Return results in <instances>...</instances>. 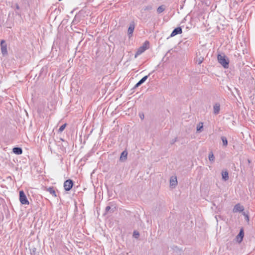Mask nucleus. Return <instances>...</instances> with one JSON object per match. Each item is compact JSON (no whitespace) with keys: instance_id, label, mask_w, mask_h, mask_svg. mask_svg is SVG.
Masks as SVG:
<instances>
[{"instance_id":"nucleus-3","label":"nucleus","mask_w":255,"mask_h":255,"mask_svg":"<svg viewBox=\"0 0 255 255\" xmlns=\"http://www.w3.org/2000/svg\"><path fill=\"white\" fill-rule=\"evenodd\" d=\"M73 186V181L71 179H68L64 183V188L66 191L71 189Z\"/></svg>"},{"instance_id":"nucleus-22","label":"nucleus","mask_w":255,"mask_h":255,"mask_svg":"<svg viewBox=\"0 0 255 255\" xmlns=\"http://www.w3.org/2000/svg\"><path fill=\"white\" fill-rule=\"evenodd\" d=\"M149 75V74L148 75H146V76H145L144 77H143L142 79H141L139 82V83H141V84L142 83H143L147 79L148 76Z\"/></svg>"},{"instance_id":"nucleus-6","label":"nucleus","mask_w":255,"mask_h":255,"mask_svg":"<svg viewBox=\"0 0 255 255\" xmlns=\"http://www.w3.org/2000/svg\"><path fill=\"white\" fill-rule=\"evenodd\" d=\"M244 237V229L243 228H242V229H241L239 234L236 237L237 241L239 243H241L243 240Z\"/></svg>"},{"instance_id":"nucleus-29","label":"nucleus","mask_w":255,"mask_h":255,"mask_svg":"<svg viewBox=\"0 0 255 255\" xmlns=\"http://www.w3.org/2000/svg\"><path fill=\"white\" fill-rule=\"evenodd\" d=\"M141 83H139V82L138 81L136 84L134 86V88H137L138 87H139L140 85H141Z\"/></svg>"},{"instance_id":"nucleus-11","label":"nucleus","mask_w":255,"mask_h":255,"mask_svg":"<svg viewBox=\"0 0 255 255\" xmlns=\"http://www.w3.org/2000/svg\"><path fill=\"white\" fill-rule=\"evenodd\" d=\"M12 151L14 153L17 155H19L22 154V149L21 147H15L12 149Z\"/></svg>"},{"instance_id":"nucleus-17","label":"nucleus","mask_w":255,"mask_h":255,"mask_svg":"<svg viewBox=\"0 0 255 255\" xmlns=\"http://www.w3.org/2000/svg\"><path fill=\"white\" fill-rule=\"evenodd\" d=\"M208 158H209V160H210V161H211L212 162H214V161H215V156H214L212 151H211L209 153V156H208Z\"/></svg>"},{"instance_id":"nucleus-16","label":"nucleus","mask_w":255,"mask_h":255,"mask_svg":"<svg viewBox=\"0 0 255 255\" xmlns=\"http://www.w3.org/2000/svg\"><path fill=\"white\" fill-rule=\"evenodd\" d=\"M153 9V6L152 4H149L146 6H145L142 8V10L144 11H150Z\"/></svg>"},{"instance_id":"nucleus-12","label":"nucleus","mask_w":255,"mask_h":255,"mask_svg":"<svg viewBox=\"0 0 255 255\" xmlns=\"http://www.w3.org/2000/svg\"><path fill=\"white\" fill-rule=\"evenodd\" d=\"M46 190L47 192H48L50 194H51L53 196H54L55 197L57 196V195L56 194L55 191L54 189V187H51L47 188H46Z\"/></svg>"},{"instance_id":"nucleus-30","label":"nucleus","mask_w":255,"mask_h":255,"mask_svg":"<svg viewBox=\"0 0 255 255\" xmlns=\"http://www.w3.org/2000/svg\"><path fill=\"white\" fill-rule=\"evenodd\" d=\"M146 43L148 44V42H147V41L145 42V43H144L143 45L141 46V47H147Z\"/></svg>"},{"instance_id":"nucleus-15","label":"nucleus","mask_w":255,"mask_h":255,"mask_svg":"<svg viewBox=\"0 0 255 255\" xmlns=\"http://www.w3.org/2000/svg\"><path fill=\"white\" fill-rule=\"evenodd\" d=\"M222 178L224 180L227 181L229 179V173L227 171L222 172Z\"/></svg>"},{"instance_id":"nucleus-28","label":"nucleus","mask_w":255,"mask_h":255,"mask_svg":"<svg viewBox=\"0 0 255 255\" xmlns=\"http://www.w3.org/2000/svg\"><path fill=\"white\" fill-rule=\"evenodd\" d=\"M35 252H36V249L35 248H33L32 249V250L31 251V255H35Z\"/></svg>"},{"instance_id":"nucleus-24","label":"nucleus","mask_w":255,"mask_h":255,"mask_svg":"<svg viewBox=\"0 0 255 255\" xmlns=\"http://www.w3.org/2000/svg\"><path fill=\"white\" fill-rule=\"evenodd\" d=\"M242 214L245 216L246 220L248 222L249 221V217L248 214H247L245 212H243Z\"/></svg>"},{"instance_id":"nucleus-10","label":"nucleus","mask_w":255,"mask_h":255,"mask_svg":"<svg viewBox=\"0 0 255 255\" xmlns=\"http://www.w3.org/2000/svg\"><path fill=\"white\" fill-rule=\"evenodd\" d=\"M147 49V47H140L136 52L134 55V57L136 58L138 55L141 54L143 52H144Z\"/></svg>"},{"instance_id":"nucleus-8","label":"nucleus","mask_w":255,"mask_h":255,"mask_svg":"<svg viewBox=\"0 0 255 255\" xmlns=\"http://www.w3.org/2000/svg\"><path fill=\"white\" fill-rule=\"evenodd\" d=\"M182 32V28L180 27H178L175 28L170 34V37H173L177 34H181Z\"/></svg>"},{"instance_id":"nucleus-27","label":"nucleus","mask_w":255,"mask_h":255,"mask_svg":"<svg viewBox=\"0 0 255 255\" xmlns=\"http://www.w3.org/2000/svg\"><path fill=\"white\" fill-rule=\"evenodd\" d=\"M177 141V138H174L173 139H172L171 141H170V143L171 144H174L176 141Z\"/></svg>"},{"instance_id":"nucleus-23","label":"nucleus","mask_w":255,"mask_h":255,"mask_svg":"<svg viewBox=\"0 0 255 255\" xmlns=\"http://www.w3.org/2000/svg\"><path fill=\"white\" fill-rule=\"evenodd\" d=\"M66 126V124H63L59 128L58 131L59 132H62L63 131V130L65 129V127Z\"/></svg>"},{"instance_id":"nucleus-9","label":"nucleus","mask_w":255,"mask_h":255,"mask_svg":"<svg viewBox=\"0 0 255 255\" xmlns=\"http://www.w3.org/2000/svg\"><path fill=\"white\" fill-rule=\"evenodd\" d=\"M134 24L133 22H132L130 24L128 30L129 37H130L132 35V33L134 29Z\"/></svg>"},{"instance_id":"nucleus-2","label":"nucleus","mask_w":255,"mask_h":255,"mask_svg":"<svg viewBox=\"0 0 255 255\" xmlns=\"http://www.w3.org/2000/svg\"><path fill=\"white\" fill-rule=\"evenodd\" d=\"M19 201L21 204L23 205H28L29 204L24 192L22 190L19 191Z\"/></svg>"},{"instance_id":"nucleus-5","label":"nucleus","mask_w":255,"mask_h":255,"mask_svg":"<svg viewBox=\"0 0 255 255\" xmlns=\"http://www.w3.org/2000/svg\"><path fill=\"white\" fill-rule=\"evenodd\" d=\"M244 210V207L243 206L241 205L240 204H236L233 209V212L234 213H237V212H243Z\"/></svg>"},{"instance_id":"nucleus-25","label":"nucleus","mask_w":255,"mask_h":255,"mask_svg":"<svg viewBox=\"0 0 255 255\" xmlns=\"http://www.w3.org/2000/svg\"><path fill=\"white\" fill-rule=\"evenodd\" d=\"M203 60V58H200L198 60H197V62L198 64H200Z\"/></svg>"},{"instance_id":"nucleus-31","label":"nucleus","mask_w":255,"mask_h":255,"mask_svg":"<svg viewBox=\"0 0 255 255\" xmlns=\"http://www.w3.org/2000/svg\"><path fill=\"white\" fill-rule=\"evenodd\" d=\"M140 118L142 120L144 118V115L143 114H139Z\"/></svg>"},{"instance_id":"nucleus-21","label":"nucleus","mask_w":255,"mask_h":255,"mask_svg":"<svg viewBox=\"0 0 255 255\" xmlns=\"http://www.w3.org/2000/svg\"><path fill=\"white\" fill-rule=\"evenodd\" d=\"M106 213H108L109 212H113L114 211V209H111V207L109 206H107L105 209Z\"/></svg>"},{"instance_id":"nucleus-26","label":"nucleus","mask_w":255,"mask_h":255,"mask_svg":"<svg viewBox=\"0 0 255 255\" xmlns=\"http://www.w3.org/2000/svg\"><path fill=\"white\" fill-rule=\"evenodd\" d=\"M134 236H135V238H137L139 236V234L138 232H136L134 231L133 232Z\"/></svg>"},{"instance_id":"nucleus-20","label":"nucleus","mask_w":255,"mask_h":255,"mask_svg":"<svg viewBox=\"0 0 255 255\" xmlns=\"http://www.w3.org/2000/svg\"><path fill=\"white\" fill-rule=\"evenodd\" d=\"M203 123H200L197 126V131H201L203 130Z\"/></svg>"},{"instance_id":"nucleus-18","label":"nucleus","mask_w":255,"mask_h":255,"mask_svg":"<svg viewBox=\"0 0 255 255\" xmlns=\"http://www.w3.org/2000/svg\"><path fill=\"white\" fill-rule=\"evenodd\" d=\"M165 9V6L164 5H162L159 6L157 9V12L158 13H160L162 12Z\"/></svg>"},{"instance_id":"nucleus-7","label":"nucleus","mask_w":255,"mask_h":255,"mask_svg":"<svg viewBox=\"0 0 255 255\" xmlns=\"http://www.w3.org/2000/svg\"><path fill=\"white\" fill-rule=\"evenodd\" d=\"M177 184V180L176 176H172L170 179V186L171 188H174Z\"/></svg>"},{"instance_id":"nucleus-19","label":"nucleus","mask_w":255,"mask_h":255,"mask_svg":"<svg viewBox=\"0 0 255 255\" xmlns=\"http://www.w3.org/2000/svg\"><path fill=\"white\" fill-rule=\"evenodd\" d=\"M221 139L223 142V146L226 147L227 146L228 143L227 138L225 136H223L221 137Z\"/></svg>"},{"instance_id":"nucleus-1","label":"nucleus","mask_w":255,"mask_h":255,"mask_svg":"<svg viewBox=\"0 0 255 255\" xmlns=\"http://www.w3.org/2000/svg\"><path fill=\"white\" fill-rule=\"evenodd\" d=\"M219 63L225 68H228L229 64V59L225 55L219 54L218 55Z\"/></svg>"},{"instance_id":"nucleus-4","label":"nucleus","mask_w":255,"mask_h":255,"mask_svg":"<svg viewBox=\"0 0 255 255\" xmlns=\"http://www.w3.org/2000/svg\"><path fill=\"white\" fill-rule=\"evenodd\" d=\"M1 51L2 55L4 56L7 54V45L4 40H2L0 42Z\"/></svg>"},{"instance_id":"nucleus-32","label":"nucleus","mask_w":255,"mask_h":255,"mask_svg":"<svg viewBox=\"0 0 255 255\" xmlns=\"http://www.w3.org/2000/svg\"><path fill=\"white\" fill-rule=\"evenodd\" d=\"M16 8L18 9L19 8V6L18 4H16Z\"/></svg>"},{"instance_id":"nucleus-14","label":"nucleus","mask_w":255,"mask_h":255,"mask_svg":"<svg viewBox=\"0 0 255 255\" xmlns=\"http://www.w3.org/2000/svg\"><path fill=\"white\" fill-rule=\"evenodd\" d=\"M220 104H218V103H216L214 106V113L215 114V115H217L219 113V112H220Z\"/></svg>"},{"instance_id":"nucleus-13","label":"nucleus","mask_w":255,"mask_h":255,"mask_svg":"<svg viewBox=\"0 0 255 255\" xmlns=\"http://www.w3.org/2000/svg\"><path fill=\"white\" fill-rule=\"evenodd\" d=\"M128 152L125 150L122 152L120 156V160L122 161H125L127 158Z\"/></svg>"}]
</instances>
